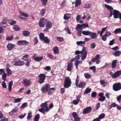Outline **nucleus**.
Returning a JSON list of instances; mask_svg holds the SVG:
<instances>
[{"mask_svg":"<svg viewBox=\"0 0 121 121\" xmlns=\"http://www.w3.org/2000/svg\"><path fill=\"white\" fill-rule=\"evenodd\" d=\"M76 54H81V59L82 60H84L86 57L87 54V52L85 47H83L82 50L80 51H76L75 52Z\"/></svg>","mask_w":121,"mask_h":121,"instance_id":"nucleus-1","label":"nucleus"},{"mask_svg":"<svg viewBox=\"0 0 121 121\" xmlns=\"http://www.w3.org/2000/svg\"><path fill=\"white\" fill-rule=\"evenodd\" d=\"M71 83L70 78L68 77H66L64 82V86L65 88H68L71 86Z\"/></svg>","mask_w":121,"mask_h":121,"instance_id":"nucleus-2","label":"nucleus"},{"mask_svg":"<svg viewBox=\"0 0 121 121\" xmlns=\"http://www.w3.org/2000/svg\"><path fill=\"white\" fill-rule=\"evenodd\" d=\"M50 88V85L49 84H46L41 88V90L43 93H45L48 91Z\"/></svg>","mask_w":121,"mask_h":121,"instance_id":"nucleus-3","label":"nucleus"},{"mask_svg":"<svg viewBox=\"0 0 121 121\" xmlns=\"http://www.w3.org/2000/svg\"><path fill=\"white\" fill-rule=\"evenodd\" d=\"M113 89L115 91H117L121 89V85L120 83L114 84L113 85Z\"/></svg>","mask_w":121,"mask_h":121,"instance_id":"nucleus-4","label":"nucleus"},{"mask_svg":"<svg viewBox=\"0 0 121 121\" xmlns=\"http://www.w3.org/2000/svg\"><path fill=\"white\" fill-rule=\"evenodd\" d=\"M88 27V24H86L85 23L82 25L78 24L76 27L75 29L77 31H81L82 29V27Z\"/></svg>","mask_w":121,"mask_h":121,"instance_id":"nucleus-5","label":"nucleus"},{"mask_svg":"<svg viewBox=\"0 0 121 121\" xmlns=\"http://www.w3.org/2000/svg\"><path fill=\"white\" fill-rule=\"evenodd\" d=\"M39 82L40 84L43 83L44 81L46 78V75L44 74H41L39 76Z\"/></svg>","mask_w":121,"mask_h":121,"instance_id":"nucleus-6","label":"nucleus"},{"mask_svg":"<svg viewBox=\"0 0 121 121\" xmlns=\"http://www.w3.org/2000/svg\"><path fill=\"white\" fill-rule=\"evenodd\" d=\"M14 65L16 66H21L23 65L24 64V62L23 61L19 60L13 62Z\"/></svg>","mask_w":121,"mask_h":121,"instance_id":"nucleus-7","label":"nucleus"},{"mask_svg":"<svg viewBox=\"0 0 121 121\" xmlns=\"http://www.w3.org/2000/svg\"><path fill=\"white\" fill-rule=\"evenodd\" d=\"M105 7L110 11V14L109 16V17H111L113 15V12L112 11L113 10V8L111 6L107 5L106 4H105Z\"/></svg>","mask_w":121,"mask_h":121,"instance_id":"nucleus-8","label":"nucleus"},{"mask_svg":"<svg viewBox=\"0 0 121 121\" xmlns=\"http://www.w3.org/2000/svg\"><path fill=\"white\" fill-rule=\"evenodd\" d=\"M114 17L115 18H117L119 17L120 13L118 11L114 10L113 11Z\"/></svg>","mask_w":121,"mask_h":121,"instance_id":"nucleus-9","label":"nucleus"},{"mask_svg":"<svg viewBox=\"0 0 121 121\" xmlns=\"http://www.w3.org/2000/svg\"><path fill=\"white\" fill-rule=\"evenodd\" d=\"M52 23L51 21L47 22L46 25V28L44 30V31L47 32L48 31V30L50 28L52 27Z\"/></svg>","mask_w":121,"mask_h":121,"instance_id":"nucleus-10","label":"nucleus"},{"mask_svg":"<svg viewBox=\"0 0 121 121\" xmlns=\"http://www.w3.org/2000/svg\"><path fill=\"white\" fill-rule=\"evenodd\" d=\"M91 110L92 108L91 107H88L83 109L82 113L83 114L88 113L91 112Z\"/></svg>","mask_w":121,"mask_h":121,"instance_id":"nucleus-11","label":"nucleus"},{"mask_svg":"<svg viewBox=\"0 0 121 121\" xmlns=\"http://www.w3.org/2000/svg\"><path fill=\"white\" fill-rule=\"evenodd\" d=\"M41 107L44 109L46 111H48L49 109L47 106V102H46L44 103H42L41 104Z\"/></svg>","mask_w":121,"mask_h":121,"instance_id":"nucleus-12","label":"nucleus"},{"mask_svg":"<svg viewBox=\"0 0 121 121\" xmlns=\"http://www.w3.org/2000/svg\"><path fill=\"white\" fill-rule=\"evenodd\" d=\"M71 61V62L69 63L67 67V70L69 71H71V70L73 68V63L72 62L73 61V60H72Z\"/></svg>","mask_w":121,"mask_h":121,"instance_id":"nucleus-13","label":"nucleus"},{"mask_svg":"<svg viewBox=\"0 0 121 121\" xmlns=\"http://www.w3.org/2000/svg\"><path fill=\"white\" fill-rule=\"evenodd\" d=\"M81 97V96L79 95H78L76 96V99H77V100H73V103L74 105L77 104L79 102L80 100V99Z\"/></svg>","mask_w":121,"mask_h":121,"instance_id":"nucleus-14","label":"nucleus"},{"mask_svg":"<svg viewBox=\"0 0 121 121\" xmlns=\"http://www.w3.org/2000/svg\"><path fill=\"white\" fill-rule=\"evenodd\" d=\"M30 81L27 79H25L23 80V84L26 87L30 84Z\"/></svg>","mask_w":121,"mask_h":121,"instance_id":"nucleus-15","label":"nucleus"},{"mask_svg":"<svg viewBox=\"0 0 121 121\" xmlns=\"http://www.w3.org/2000/svg\"><path fill=\"white\" fill-rule=\"evenodd\" d=\"M15 46V45L14 44L9 43L7 46V48L8 50L10 51L12 50Z\"/></svg>","mask_w":121,"mask_h":121,"instance_id":"nucleus-16","label":"nucleus"},{"mask_svg":"<svg viewBox=\"0 0 121 121\" xmlns=\"http://www.w3.org/2000/svg\"><path fill=\"white\" fill-rule=\"evenodd\" d=\"M82 61L81 60H77L75 61L74 65L76 66V68L78 69V65L80 64H82Z\"/></svg>","mask_w":121,"mask_h":121,"instance_id":"nucleus-17","label":"nucleus"},{"mask_svg":"<svg viewBox=\"0 0 121 121\" xmlns=\"http://www.w3.org/2000/svg\"><path fill=\"white\" fill-rule=\"evenodd\" d=\"M92 39H95L97 38V34L95 33H93L91 32L90 35Z\"/></svg>","mask_w":121,"mask_h":121,"instance_id":"nucleus-18","label":"nucleus"},{"mask_svg":"<svg viewBox=\"0 0 121 121\" xmlns=\"http://www.w3.org/2000/svg\"><path fill=\"white\" fill-rule=\"evenodd\" d=\"M44 18H42L40 19L39 23V26L40 27H43L44 26V25L43 23Z\"/></svg>","mask_w":121,"mask_h":121,"instance_id":"nucleus-19","label":"nucleus"},{"mask_svg":"<svg viewBox=\"0 0 121 121\" xmlns=\"http://www.w3.org/2000/svg\"><path fill=\"white\" fill-rule=\"evenodd\" d=\"M85 83L84 82H80L79 84H78V87L79 88H83L85 86Z\"/></svg>","mask_w":121,"mask_h":121,"instance_id":"nucleus-20","label":"nucleus"},{"mask_svg":"<svg viewBox=\"0 0 121 121\" xmlns=\"http://www.w3.org/2000/svg\"><path fill=\"white\" fill-rule=\"evenodd\" d=\"M101 57H100V55L99 54L97 55L94 58L92 59V61L93 62H95L96 61L100 59Z\"/></svg>","mask_w":121,"mask_h":121,"instance_id":"nucleus-21","label":"nucleus"},{"mask_svg":"<svg viewBox=\"0 0 121 121\" xmlns=\"http://www.w3.org/2000/svg\"><path fill=\"white\" fill-rule=\"evenodd\" d=\"M113 55L115 56H119L121 54V52L120 51H116L112 53Z\"/></svg>","mask_w":121,"mask_h":121,"instance_id":"nucleus-22","label":"nucleus"},{"mask_svg":"<svg viewBox=\"0 0 121 121\" xmlns=\"http://www.w3.org/2000/svg\"><path fill=\"white\" fill-rule=\"evenodd\" d=\"M43 58V56L40 57L37 56L35 57L34 58V60L36 61L39 62L41 61Z\"/></svg>","mask_w":121,"mask_h":121,"instance_id":"nucleus-23","label":"nucleus"},{"mask_svg":"<svg viewBox=\"0 0 121 121\" xmlns=\"http://www.w3.org/2000/svg\"><path fill=\"white\" fill-rule=\"evenodd\" d=\"M100 84L103 86H106L107 84V81L105 80H102L100 81Z\"/></svg>","mask_w":121,"mask_h":121,"instance_id":"nucleus-24","label":"nucleus"},{"mask_svg":"<svg viewBox=\"0 0 121 121\" xmlns=\"http://www.w3.org/2000/svg\"><path fill=\"white\" fill-rule=\"evenodd\" d=\"M71 17V15L67 13L64 14V18L65 20L69 19Z\"/></svg>","mask_w":121,"mask_h":121,"instance_id":"nucleus-25","label":"nucleus"},{"mask_svg":"<svg viewBox=\"0 0 121 121\" xmlns=\"http://www.w3.org/2000/svg\"><path fill=\"white\" fill-rule=\"evenodd\" d=\"M117 64V60H114L112 61V67L113 68H114L116 67V65Z\"/></svg>","mask_w":121,"mask_h":121,"instance_id":"nucleus-26","label":"nucleus"},{"mask_svg":"<svg viewBox=\"0 0 121 121\" xmlns=\"http://www.w3.org/2000/svg\"><path fill=\"white\" fill-rule=\"evenodd\" d=\"M91 32L89 31H84L82 32V33L83 34L85 35H90Z\"/></svg>","mask_w":121,"mask_h":121,"instance_id":"nucleus-27","label":"nucleus"},{"mask_svg":"<svg viewBox=\"0 0 121 121\" xmlns=\"http://www.w3.org/2000/svg\"><path fill=\"white\" fill-rule=\"evenodd\" d=\"M76 44L77 45H78L84 46V45L85 44V43L84 41H79L77 42Z\"/></svg>","mask_w":121,"mask_h":121,"instance_id":"nucleus-28","label":"nucleus"},{"mask_svg":"<svg viewBox=\"0 0 121 121\" xmlns=\"http://www.w3.org/2000/svg\"><path fill=\"white\" fill-rule=\"evenodd\" d=\"M53 51L55 54H57L59 52L58 48L57 47H55L53 49Z\"/></svg>","mask_w":121,"mask_h":121,"instance_id":"nucleus-29","label":"nucleus"},{"mask_svg":"<svg viewBox=\"0 0 121 121\" xmlns=\"http://www.w3.org/2000/svg\"><path fill=\"white\" fill-rule=\"evenodd\" d=\"M120 75L118 71H117L116 72L114 73V78H116Z\"/></svg>","mask_w":121,"mask_h":121,"instance_id":"nucleus-30","label":"nucleus"},{"mask_svg":"<svg viewBox=\"0 0 121 121\" xmlns=\"http://www.w3.org/2000/svg\"><path fill=\"white\" fill-rule=\"evenodd\" d=\"M39 38L41 41H43V39L45 38V37L44 34L42 33H41L39 35Z\"/></svg>","mask_w":121,"mask_h":121,"instance_id":"nucleus-31","label":"nucleus"},{"mask_svg":"<svg viewBox=\"0 0 121 121\" xmlns=\"http://www.w3.org/2000/svg\"><path fill=\"white\" fill-rule=\"evenodd\" d=\"M23 34L24 36H28L30 34V33L28 31H25L23 32Z\"/></svg>","mask_w":121,"mask_h":121,"instance_id":"nucleus-32","label":"nucleus"},{"mask_svg":"<svg viewBox=\"0 0 121 121\" xmlns=\"http://www.w3.org/2000/svg\"><path fill=\"white\" fill-rule=\"evenodd\" d=\"M13 84V82L12 81L9 82V91H11L12 90V87Z\"/></svg>","mask_w":121,"mask_h":121,"instance_id":"nucleus-33","label":"nucleus"},{"mask_svg":"<svg viewBox=\"0 0 121 121\" xmlns=\"http://www.w3.org/2000/svg\"><path fill=\"white\" fill-rule=\"evenodd\" d=\"M45 43L48 44L50 42V40L47 37H45V38L43 39Z\"/></svg>","mask_w":121,"mask_h":121,"instance_id":"nucleus-34","label":"nucleus"},{"mask_svg":"<svg viewBox=\"0 0 121 121\" xmlns=\"http://www.w3.org/2000/svg\"><path fill=\"white\" fill-rule=\"evenodd\" d=\"M91 89L89 87L87 88L84 92V93L85 94H86L90 92L91 91Z\"/></svg>","mask_w":121,"mask_h":121,"instance_id":"nucleus-35","label":"nucleus"},{"mask_svg":"<svg viewBox=\"0 0 121 121\" xmlns=\"http://www.w3.org/2000/svg\"><path fill=\"white\" fill-rule=\"evenodd\" d=\"M79 78L78 75H77V78L76 79L75 81V84L76 87H78V83L79 82Z\"/></svg>","mask_w":121,"mask_h":121,"instance_id":"nucleus-36","label":"nucleus"},{"mask_svg":"<svg viewBox=\"0 0 121 121\" xmlns=\"http://www.w3.org/2000/svg\"><path fill=\"white\" fill-rule=\"evenodd\" d=\"M40 117V115L39 114H37L35 117L34 118L35 121H38Z\"/></svg>","mask_w":121,"mask_h":121,"instance_id":"nucleus-37","label":"nucleus"},{"mask_svg":"<svg viewBox=\"0 0 121 121\" xmlns=\"http://www.w3.org/2000/svg\"><path fill=\"white\" fill-rule=\"evenodd\" d=\"M81 4V1L80 0H76L75 2V6L77 7L78 5H80Z\"/></svg>","mask_w":121,"mask_h":121,"instance_id":"nucleus-38","label":"nucleus"},{"mask_svg":"<svg viewBox=\"0 0 121 121\" xmlns=\"http://www.w3.org/2000/svg\"><path fill=\"white\" fill-rule=\"evenodd\" d=\"M114 32L115 34L121 33V28L116 29L114 31Z\"/></svg>","mask_w":121,"mask_h":121,"instance_id":"nucleus-39","label":"nucleus"},{"mask_svg":"<svg viewBox=\"0 0 121 121\" xmlns=\"http://www.w3.org/2000/svg\"><path fill=\"white\" fill-rule=\"evenodd\" d=\"M42 5L45 6L46 5V3L48 1V0H41Z\"/></svg>","mask_w":121,"mask_h":121,"instance_id":"nucleus-40","label":"nucleus"},{"mask_svg":"<svg viewBox=\"0 0 121 121\" xmlns=\"http://www.w3.org/2000/svg\"><path fill=\"white\" fill-rule=\"evenodd\" d=\"M9 22L11 25H13L16 23V21H14L13 20H9Z\"/></svg>","mask_w":121,"mask_h":121,"instance_id":"nucleus-41","label":"nucleus"},{"mask_svg":"<svg viewBox=\"0 0 121 121\" xmlns=\"http://www.w3.org/2000/svg\"><path fill=\"white\" fill-rule=\"evenodd\" d=\"M7 22V20L6 18H3V21L2 22L1 24H5Z\"/></svg>","mask_w":121,"mask_h":121,"instance_id":"nucleus-42","label":"nucleus"},{"mask_svg":"<svg viewBox=\"0 0 121 121\" xmlns=\"http://www.w3.org/2000/svg\"><path fill=\"white\" fill-rule=\"evenodd\" d=\"M32 117V113L31 112H29L28 113V116L27 117L28 120H30Z\"/></svg>","mask_w":121,"mask_h":121,"instance_id":"nucleus-43","label":"nucleus"},{"mask_svg":"<svg viewBox=\"0 0 121 121\" xmlns=\"http://www.w3.org/2000/svg\"><path fill=\"white\" fill-rule=\"evenodd\" d=\"M7 73L8 76L10 75L12 73L11 70L9 69H6Z\"/></svg>","mask_w":121,"mask_h":121,"instance_id":"nucleus-44","label":"nucleus"},{"mask_svg":"<svg viewBox=\"0 0 121 121\" xmlns=\"http://www.w3.org/2000/svg\"><path fill=\"white\" fill-rule=\"evenodd\" d=\"M105 116V114L104 113H102L99 115L98 118L99 119H100V120L104 118Z\"/></svg>","mask_w":121,"mask_h":121,"instance_id":"nucleus-45","label":"nucleus"},{"mask_svg":"<svg viewBox=\"0 0 121 121\" xmlns=\"http://www.w3.org/2000/svg\"><path fill=\"white\" fill-rule=\"evenodd\" d=\"M57 39L59 42H61L64 41V38L62 37H56Z\"/></svg>","mask_w":121,"mask_h":121,"instance_id":"nucleus-46","label":"nucleus"},{"mask_svg":"<svg viewBox=\"0 0 121 121\" xmlns=\"http://www.w3.org/2000/svg\"><path fill=\"white\" fill-rule=\"evenodd\" d=\"M13 28L14 30L16 31H18L20 29V27L17 25H14Z\"/></svg>","mask_w":121,"mask_h":121,"instance_id":"nucleus-47","label":"nucleus"},{"mask_svg":"<svg viewBox=\"0 0 121 121\" xmlns=\"http://www.w3.org/2000/svg\"><path fill=\"white\" fill-rule=\"evenodd\" d=\"M105 99V97L104 96L100 97L98 99L99 101H104Z\"/></svg>","mask_w":121,"mask_h":121,"instance_id":"nucleus-48","label":"nucleus"},{"mask_svg":"<svg viewBox=\"0 0 121 121\" xmlns=\"http://www.w3.org/2000/svg\"><path fill=\"white\" fill-rule=\"evenodd\" d=\"M22 99L20 98H18L17 99H16L14 100V103H18L21 102Z\"/></svg>","mask_w":121,"mask_h":121,"instance_id":"nucleus-49","label":"nucleus"},{"mask_svg":"<svg viewBox=\"0 0 121 121\" xmlns=\"http://www.w3.org/2000/svg\"><path fill=\"white\" fill-rule=\"evenodd\" d=\"M85 77L86 78H89L91 77V75L87 73H86L84 74Z\"/></svg>","mask_w":121,"mask_h":121,"instance_id":"nucleus-50","label":"nucleus"},{"mask_svg":"<svg viewBox=\"0 0 121 121\" xmlns=\"http://www.w3.org/2000/svg\"><path fill=\"white\" fill-rule=\"evenodd\" d=\"M90 69L92 70L93 71L95 72L96 69V67L95 66H93L91 67H90L89 68Z\"/></svg>","mask_w":121,"mask_h":121,"instance_id":"nucleus-51","label":"nucleus"},{"mask_svg":"<svg viewBox=\"0 0 121 121\" xmlns=\"http://www.w3.org/2000/svg\"><path fill=\"white\" fill-rule=\"evenodd\" d=\"M91 4H86L84 7V8L86 9H88L90 8Z\"/></svg>","mask_w":121,"mask_h":121,"instance_id":"nucleus-52","label":"nucleus"},{"mask_svg":"<svg viewBox=\"0 0 121 121\" xmlns=\"http://www.w3.org/2000/svg\"><path fill=\"white\" fill-rule=\"evenodd\" d=\"M20 13L22 15L24 16V17H28V15L26 13L21 12H20Z\"/></svg>","mask_w":121,"mask_h":121,"instance_id":"nucleus-53","label":"nucleus"},{"mask_svg":"<svg viewBox=\"0 0 121 121\" xmlns=\"http://www.w3.org/2000/svg\"><path fill=\"white\" fill-rule=\"evenodd\" d=\"M27 103H25L22 104V105L20 107L21 108H23L24 107H27Z\"/></svg>","mask_w":121,"mask_h":121,"instance_id":"nucleus-54","label":"nucleus"},{"mask_svg":"<svg viewBox=\"0 0 121 121\" xmlns=\"http://www.w3.org/2000/svg\"><path fill=\"white\" fill-rule=\"evenodd\" d=\"M6 78V74L5 73V72H4V73L2 76V79L4 81L5 80V79Z\"/></svg>","mask_w":121,"mask_h":121,"instance_id":"nucleus-55","label":"nucleus"},{"mask_svg":"<svg viewBox=\"0 0 121 121\" xmlns=\"http://www.w3.org/2000/svg\"><path fill=\"white\" fill-rule=\"evenodd\" d=\"M13 37L12 36H8L6 38V39L8 40H11L13 39Z\"/></svg>","mask_w":121,"mask_h":121,"instance_id":"nucleus-56","label":"nucleus"},{"mask_svg":"<svg viewBox=\"0 0 121 121\" xmlns=\"http://www.w3.org/2000/svg\"><path fill=\"white\" fill-rule=\"evenodd\" d=\"M34 44L35 45H36L38 43V41L36 37H35L34 39Z\"/></svg>","mask_w":121,"mask_h":121,"instance_id":"nucleus-57","label":"nucleus"},{"mask_svg":"<svg viewBox=\"0 0 121 121\" xmlns=\"http://www.w3.org/2000/svg\"><path fill=\"white\" fill-rule=\"evenodd\" d=\"M111 35V33L109 32H107L105 35V36L106 37H108L110 36Z\"/></svg>","mask_w":121,"mask_h":121,"instance_id":"nucleus-58","label":"nucleus"},{"mask_svg":"<svg viewBox=\"0 0 121 121\" xmlns=\"http://www.w3.org/2000/svg\"><path fill=\"white\" fill-rule=\"evenodd\" d=\"M17 43L19 45H23V40L18 41L17 42Z\"/></svg>","mask_w":121,"mask_h":121,"instance_id":"nucleus-59","label":"nucleus"},{"mask_svg":"<svg viewBox=\"0 0 121 121\" xmlns=\"http://www.w3.org/2000/svg\"><path fill=\"white\" fill-rule=\"evenodd\" d=\"M96 95L97 93L96 92H93L91 94V96L92 97H94L96 96Z\"/></svg>","mask_w":121,"mask_h":121,"instance_id":"nucleus-60","label":"nucleus"},{"mask_svg":"<svg viewBox=\"0 0 121 121\" xmlns=\"http://www.w3.org/2000/svg\"><path fill=\"white\" fill-rule=\"evenodd\" d=\"M45 13V9H42L41 12V14L42 16H43Z\"/></svg>","mask_w":121,"mask_h":121,"instance_id":"nucleus-61","label":"nucleus"},{"mask_svg":"<svg viewBox=\"0 0 121 121\" xmlns=\"http://www.w3.org/2000/svg\"><path fill=\"white\" fill-rule=\"evenodd\" d=\"M114 41L115 39H113L112 40L110 41L109 45H112L114 43Z\"/></svg>","mask_w":121,"mask_h":121,"instance_id":"nucleus-62","label":"nucleus"},{"mask_svg":"<svg viewBox=\"0 0 121 121\" xmlns=\"http://www.w3.org/2000/svg\"><path fill=\"white\" fill-rule=\"evenodd\" d=\"M29 42L25 40H23V45H26L29 44Z\"/></svg>","mask_w":121,"mask_h":121,"instance_id":"nucleus-63","label":"nucleus"},{"mask_svg":"<svg viewBox=\"0 0 121 121\" xmlns=\"http://www.w3.org/2000/svg\"><path fill=\"white\" fill-rule=\"evenodd\" d=\"M90 46L92 49H94L95 48L96 45L94 43H93L91 44Z\"/></svg>","mask_w":121,"mask_h":121,"instance_id":"nucleus-64","label":"nucleus"}]
</instances>
